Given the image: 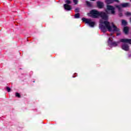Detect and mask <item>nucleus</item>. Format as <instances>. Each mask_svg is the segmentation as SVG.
<instances>
[{"label": "nucleus", "instance_id": "2", "mask_svg": "<svg viewBox=\"0 0 131 131\" xmlns=\"http://www.w3.org/2000/svg\"><path fill=\"white\" fill-rule=\"evenodd\" d=\"M105 3L106 5V9L107 11H111V14L112 15H115V8L114 7L111 6V5H111V4H113L114 0H105Z\"/></svg>", "mask_w": 131, "mask_h": 131}, {"label": "nucleus", "instance_id": "7", "mask_svg": "<svg viewBox=\"0 0 131 131\" xmlns=\"http://www.w3.org/2000/svg\"><path fill=\"white\" fill-rule=\"evenodd\" d=\"M122 49L124 51L127 52V51L129 50V46H128V44L127 43H124L122 45Z\"/></svg>", "mask_w": 131, "mask_h": 131}, {"label": "nucleus", "instance_id": "17", "mask_svg": "<svg viewBox=\"0 0 131 131\" xmlns=\"http://www.w3.org/2000/svg\"><path fill=\"white\" fill-rule=\"evenodd\" d=\"M15 97H17V98H21V95H20L19 93H15Z\"/></svg>", "mask_w": 131, "mask_h": 131}, {"label": "nucleus", "instance_id": "15", "mask_svg": "<svg viewBox=\"0 0 131 131\" xmlns=\"http://www.w3.org/2000/svg\"><path fill=\"white\" fill-rule=\"evenodd\" d=\"M80 15L79 14V13H76L75 14V18L76 19H78L80 17Z\"/></svg>", "mask_w": 131, "mask_h": 131}, {"label": "nucleus", "instance_id": "27", "mask_svg": "<svg viewBox=\"0 0 131 131\" xmlns=\"http://www.w3.org/2000/svg\"><path fill=\"white\" fill-rule=\"evenodd\" d=\"M33 82H35V81H33Z\"/></svg>", "mask_w": 131, "mask_h": 131}, {"label": "nucleus", "instance_id": "18", "mask_svg": "<svg viewBox=\"0 0 131 131\" xmlns=\"http://www.w3.org/2000/svg\"><path fill=\"white\" fill-rule=\"evenodd\" d=\"M75 13H79V8H76L75 9Z\"/></svg>", "mask_w": 131, "mask_h": 131}, {"label": "nucleus", "instance_id": "10", "mask_svg": "<svg viewBox=\"0 0 131 131\" xmlns=\"http://www.w3.org/2000/svg\"><path fill=\"white\" fill-rule=\"evenodd\" d=\"M123 31L125 35H127V34H128V32H129V28H128V27L127 26L124 27L123 28Z\"/></svg>", "mask_w": 131, "mask_h": 131}, {"label": "nucleus", "instance_id": "1", "mask_svg": "<svg viewBox=\"0 0 131 131\" xmlns=\"http://www.w3.org/2000/svg\"><path fill=\"white\" fill-rule=\"evenodd\" d=\"M99 28L104 33L107 31V29L110 32H120V29L117 28L114 23H112L111 25L110 23L106 20L104 21L99 25Z\"/></svg>", "mask_w": 131, "mask_h": 131}, {"label": "nucleus", "instance_id": "28", "mask_svg": "<svg viewBox=\"0 0 131 131\" xmlns=\"http://www.w3.org/2000/svg\"><path fill=\"white\" fill-rule=\"evenodd\" d=\"M19 69L21 70L22 69L20 68V69Z\"/></svg>", "mask_w": 131, "mask_h": 131}, {"label": "nucleus", "instance_id": "25", "mask_svg": "<svg viewBox=\"0 0 131 131\" xmlns=\"http://www.w3.org/2000/svg\"><path fill=\"white\" fill-rule=\"evenodd\" d=\"M91 2H95L96 0H90Z\"/></svg>", "mask_w": 131, "mask_h": 131}, {"label": "nucleus", "instance_id": "20", "mask_svg": "<svg viewBox=\"0 0 131 131\" xmlns=\"http://www.w3.org/2000/svg\"><path fill=\"white\" fill-rule=\"evenodd\" d=\"M73 3H74L75 5H77L78 4V0H73Z\"/></svg>", "mask_w": 131, "mask_h": 131}, {"label": "nucleus", "instance_id": "21", "mask_svg": "<svg viewBox=\"0 0 131 131\" xmlns=\"http://www.w3.org/2000/svg\"><path fill=\"white\" fill-rule=\"evenodd\" d=\"M126 16H131V13L129 12H127L125 13Z\"/></svg>", "mask_w": 131, "mask_h": 131}, {"label": "nucleus", "instance_id": "19", "mask_svg": "<svg viewBox=\"0 0 131 131\" xmlns=\"http://www.w3.org/2000/svg\"><path fill=\"white\" fill-rule=\"evenodd\" d=\"M6 90L8 93L11 92V88H10L9 86L6 87Z\"/></svg>", "mask_w": 131, "mask_h": 131}, {"label": "nucleus", "instance_id": "23", "mask_svg": "<svg viewBox=\"0 0 131 131\" xmlns=\"http://www.w3.org/2000/svg\"><path fill=\"white\" fill-rule=\"evenodd\" d=\"M119 16H120V17L122 16V13H120V14H119Z\"/></svg>", "mask_w": 131, "mask_h": 131}, {"label": "nucleus", "instance_id": "24", "mask_svg": "<svg viewBox=\"0 0 131 131\" xmlns=\"http://www.w3.org/2000/svg\"><path fill=\"white\" fill-rule=\"evenodd\" d=\"M118 35H120V33H117V36H118Z\"/></svg>", "mask_w": 131, "mask_h": 131}, {"label": "nucleus", "instance_id": "9", "mask_svg": "<svg viewBox=\"0 0 131 131\" xmlns=\"http://www.w3.org/2000/svg\"><path fill=\"white\" fill-rule=\"evenodd\" d=\"M120 41H121V42H126V43L131 45V39L122 38L120 40Z\"/></svg>", "mask_w": 131, "mask_h": 131}, {"label": "nucleus", "instance_id": "3", "mask_svg": "<svg viewBox=\"0 0 131 131\" xmlns=\"http://www.w3.org/2000/svg\"><path fill=\"white\" fill-rule=\"evenodd\" d=\"M100 14V12L98 11L97 10H92L90 13H88V16L89 17H92L94 19H97L99 17V15Z\"/></svg>", "mask_w": 131, "mask_h": 131}, {"label": "nucleus", "instance_id": "29", "mask_svg": "<svg viewBox=\"0 0 131 131\" xmlns=\"http://www.w3.org/2000/svg\"><path fill=\"white\" fill-rule=\"evenodd\" d=\"M130 2H131V0H130Z\"/></svg>", "mask_w": 131, "mask_h": 131}, {"label": "nucleus", "instance_id": "16", "mask_svg": "<svg viewBox=\"0 0 131 131\" xmlns=\"http://www.w3.org/2000/svg\"><path fill=\"white\" fill-rule=\"evenodd\" d=\"M65 3L66 4H65L64 5H70V4H71V1H70V0H67L66 1Z\"/></svg>", "mask_w": 131, "mask_h": 131}, {"label": "nucleus", "instance_id": "14", "mask_svg": "<svg viewBox=\"0 0 131 131\" xmlns=\"http://www.w3.org/2000/svg\"><path fill=\"white\" fill-rule=\"evenodd\" d=\"M122 25H123L124 26H126L127 25V22L125 21L124 19L122 20Z\"/></svg>", "mask_w": 131, "mask_h": 131}, {"label": "nucleus", "instance_id": "5", "mask_svg": "<svg viewBox=\"0 0 131 131\" xmlns=\"http://www.w3.org/2000/svg\"><path fill=\"white\" fill-rule=\"evenodd\" d=\"M99 17H100L103 20H108V15L104 11L99 12Z\"/></svg>", "mask_w": 131, "mask_h": 131}, {"label": "nucleus", "instance_id": "11", "mask_svg": "<svg viewBox=\"0 0 131 131\" xmlns=\"http://www.w3.org/2000/svg\"><path fill=\"white\" fill-rule=\"evenodd\" d=\"M64 8L67 11H71L72 10V8L71 7V6L68 5V4H64Z\"/></svg>", "mask_w": 131, "mask_h": 131}, {"label": "nucleus", "instance_id": "22", "mask_svg": "<svg viewBox=\"0 0 131 131\" xmlns=\"http://www.w3.org/2000/svg\"><path fill=\"white\" fill-rule=\"evenodd\" d=\"M114 2H116V3H119V0H114Z\"/></svg>", "mask_w": 131, "mask_h": 131}, {"label": "nucleus", "instance_id": "4", "mask_svg": "<svg viewBox=\"0 0 131 131\" xmlns=\"http://www.w3.org/2000/svg\"><path fill=\"white\" fill-rule=\"evenodd\" d=\"M82 21H83V22L86 23V24H89V26H91V27H94V26H95V22L92 21L91 19L82 17Z\"/></svg>", "mask_w": 131, "mask_h": 131}, {"label": "nucleus", "instance_id": "13", "mask_svg": "<svg viewBox=\"0 0 131 131\" xmlns=\"http://www.w3.org/2000/svg\"><path fill=\"white\" fill-rule=\"evenodd\" d=\"M85 3L86 6H88L89 8H92V7H93L92 3L90 2V1H86Z\"/></svg>", "mask_w": 131, "mask_h": 131}, {"label": "nucleus", "instance_id": "6", "mask_svg": "<svg viewBox=\"0 0 131 131\" xmlns=\"http://www.w3.org/2000/svg\"><path fill=\"white\" fill-rule=\"evenodd\" d=\"M113 39L112 38H108V40L107 41L108 45H111V46H113V47H117L118 46V43L119 42H112Z\"/></svg>", "mask_w": 131, "mask_h": 131}, {"label": "nucleus", "instance_id": "12", "mask_svg": "<svg viewBox=\"0 0 131 131\" xmlns=\"http://www.w3.org/2000/svg\"><path fill=\"white\" fill-rule=\"evenodd\" d=\"M122 8H128L130 7L129 3H123L121 5Z\"/></svg>", "mask_w": 131, "mask_h": 131}, {"label": "nucleus", "instance_id": "8", "mask_svg": "<svg viewBox=\"0 0 131 131\" xmlns=\"http://www.w3.org/2000/svg\"><path fill=\"white\" fill-rule=\"evenodd\" d=\"M97 7L98 9H103L104 8V3L100 1H97Z\"/></svg>", "mask_w": 131, "mask_h": 131}, {"label": "nucleus", "instance_id": "26", "mask_svg": "<svg viewBox=\"0 0 131 131\" xmlns=\"http://www.w3.org/2000/svg\"><path fill=\"white\" fill-rule=\"evenodd\" d=\"M117 8H119V6H117Z\"/></svg>", "mask_w": 131, "mask_h": 131}]
</instances>
